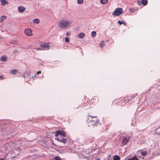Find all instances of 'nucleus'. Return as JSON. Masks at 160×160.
<instances>
[{
	"label": "nucleus",
	"mask_w": 160,
	"mask_h": 160,
	"mask_svg": "<svg viewBox=\"0 0 160 160\" xmlns=\"http://www.w3.org/2000/svg\"><path fill=\"white\" fill-rule=\"evenodd\" d=\"M55 139L59 142L65 144L67 138L63 137L66 136V132L63 131L57 130L55 132Z\"/></svg>",
	"instance_id": "nucleus-1"
},
{
	"label": "nucleus",
	"mask_w": 160,
	"mask_h": 160,
	"mask_svg": "<svg viewBox=\"0 0 160 160\" xmlns=\"http://www.w3.org/2000/svg\"><path fill=\"white\" fill-rule=\"evenodd\" d=\"M72 23V21L63 19L60 20L58 23V27L63 29H66L70 27Z\"/></svg>",
	"instance_id": "nucleus-2"
},
{
	"label": "nucleus",
	"mask_w": 160,
	"mask_h": 160,
	"mask_svg": "<svg viewBox=\"0 0 160 160\" xmlns=\"http://www.w3.org/2000/svg\"><path fill=\"white\" fill-rule=\"evenodd\" d=\"M123 11L122 8H117L115 9L112 13V14L114 16H118L123 13Z\"/></svg>",
	"instance_id": "nucleus-3"
},
{
	"label": "nucleus",
	"mask_w": 160,
	"mask_h": 160,
	"mask_svg": "<svg viewBox=\"0 0 160 160\" xmlns=\"http://www.w3.org/2000/svg\"><path fill=\"white\" fill-rule=\"evenodd\" d=\"M130 137L128 135H124L122 138V143L123 145L126 144L129 141L130 139Z\"/></svg>",
	"instance_id": "nucleus-4"
},
{
	"label": "nucleus",
	"mask_w": 160,
	"mask_h": 160,
	"mask_svg": "<svg viewBox=\"0 0 160 160\" xmlns=\"http://www.w3.org/2000/svg\"><path fill=\"white\" fill-rule=\"evenodd\" d=\"M41 47H42L43 50H48L50 47L48 43H44L41 45Z\"/></svg>",
	"instance_id": "nucleus-5"
},
{
	"label": "nucleus",
	"mask_w": 160,
	"mask_h": 160,
	"mask_svg": "<svg viewBox=\"0 0 160 160\" xmlns=\"http://www.w3.org/2000/svg\"><path fill=\"white\" fill-rule=\"evenodd\" d=\"M24 32L26 35L28 36H31L32 34L31 29L29 28L26 29Z\"/></svg>",
	"instance_id": "nucleus-6"
},
{
	"label": "nucleus",
	"mask_w": 160,
	"mask_h": 160,
	"mask_svg": "<svg viewBox=\"0 0 160 160\" xmlns=\"http://www.w3.org/2000/svg\"><path fill=\"white\" fill-rule=\"evenodd\" d=\"M18 10L20 13L23 12L26 10V8L23 6H19L18 8Z\"/></svg>",
	"instance_id": "nucleus-7"
},
{
	"label": "nucleus",
	"mask_w": 160,
	"mask_h": 160,
	"mask_svg": "<svg viewBox=\"0 0 160 160\" xmlns=\"http://www.w3.org/2000/svg\"><path fill=\"white\" fill-rule=\"evenodd\" d=\"M138 3L139 5L142 3L143 5L145 6L147 4L148 2L147 0H142L141 1H138Z\"/></svg>",
	"instance_id": "nucleus-8"
},
{
	"label": "nucleus",
	"mask_w": 160,
	"mask_h": 160,
	"mask_svg": "<svg viewBox=\"0 0 160 160\" xmlns=\"http://www.w3.org/2000/svg\"><path fill=\"white\" fill-rule=\"evenodd\" d=\"M1 5L2 6H5V5H7L8 3V1L6 0H0Z\"/></svg>",
	"instance_id": "nucleus-9"
},
{
	"label": "nucleus",
	"mask_w": 160,
	"mask_h": 160,
	"mask_svg": "<svg viewBox=\"0 0 160 160\" xmlns=\"http://www.w3.org/2000/svg\"><path fill=\"white\" fill-rule=\"evenodd\" d=\"M32 22L34 24H38L40 22V20L38 18L34 19L32 21Z\"/></svg>",
	"instance_id": "nucleus-10"
},
{
	"label": "nucleus",
	"mask_w": 160,
	"mask_h": 160,
	"mask_svg": "<svg viewBox=\"0 0 160 160\" xmlns=\"http://www.w3.org/2000/svg\"><path fill=\"white\" fill-rule=\"evenodd\" d=\"M23 76L25 78H26L27 77L29 78V77L30 76L29 73L28 72H26L25 73H24L23 74Z\"/></svg>",
	"instance_id": "nucleus-11"
},
{
	"label": "nucleus",
	"mask_w": 160,
	"mask_h": 160,
	"mask_svg": "<svg viewBox=\"0 0 160 160\" xmlns=\"http://www.w3.org/2000/svg\"><path fill=\"white\" fill-rule=\"evenodd\" d=\"M84 34L83 33H80L78 35V37L81 39H82L84 38Z\"/></svg>",
	"instance_id": "nucleus-12"
},
{
	"label": "nucleus",
	"mask_w": 160,
	"mask_h": 160,
	"mask_svg": "<svg viewBox=\"0 0 160 160\" xmlns=\"http://www.w3.org/2000/svg\"><path fill=\"white\" fill-rule=\"evenodd\" d=\"M113 160H120V157L117 155H115L113 157Z\"/></svg>",
	"instance_id": "nucleus-13"
},
{
	"label": "nucleus",
	"mask_w": 160,
	"mask_h": 160,
	"mask_svg": "<svg viewBox=\"0 0 160 160\" xmlns=\"http://www.w3.org/2000/svg\"><path fill=\"white\" fill-rule=\"evenodd\" d=\"M7 58L6 55H4L2 56L1 59V60L2 61H5L7 60Z\"/></svg>",
	"instance_id": "nucleus-14"
},
{
	"label": "nucleus",
	"mask_w": 160,
	"mask_h": 160,
	"mask_svg": "<svg viewBox=\"0 0 160 160\" xmlns=\"http://www.w3.org/2000/svg\"><path fill=\"white\" fill-rule=\"evenodd\" d=\"M7 18L5 16H2L0 18V22H2L3 20H5Z\"/></svg>",
	"instance_id": "nucleus-15"
},
{
	"label": "nucleus",
	"mask_w": 160,
	"mask_h": 160,
	"mask_svg": "<svg viewBox=\"0 0 160 160\" xmlns=\"http://www.w3.org/2000/svg\"><path fill=\"white\" fill-rule=\"evenodd\" d=\"M18 72V71L16 69H14L11 72V73L12 74H16V73H17Z\"/></svg>",
	"instance_id": "nucleus-16"
},
{
	"label": "nucleus",
	"mask_w": 160,
	"mask_h": 160,
	"mask_svg": "<svg viewBox=\"0 0 160 160\" xmlns=\"http://www.w3.org/2000/svg\"><path fill=\"white\" fill-rule=\"evenodd\" d=\"M139 152L143 156H145L146 155L147 152L146 151H140Z\"/></svg>",
	"instance_id": "nucleus-17"
},
{
	"label": "nucleus",
	"mask_w": 160,
	"mask_h": 160,
	"mask_svg": "<svg viewBox=\"0 0 160 160\" xmlns=\"http://www.w3.org/2000/svg\"><path fill=\"white\" fill-rule=\"evenodd\" d=\"M91 35L92 37H95L96 35V32L95 31H92L91 32Z\"/></svg>",
	"instance_id": "nucleus-18"
},
{
	"label": "nucleus",
	"mask_w": 160,
	"mask_h": 160,
	"mask_svg": "<svg viewBox=\"0 0 160 160\" xmlns=\"http://www.w3.org/2000/svg\"><path fill=\"white\" fill-rule=\"evenodd\" d=\"M108 2V0H101L100 2L102 4H105L106 3Z\"/></svg>",
	"instance_id": "nucleus-19"
},
{
	"label": "nucleus",
	"mask_w": 160,
	"mask_h": 160,
	"mask_svg": "<svg viewBox=\"0 0 160 160\" xmlns=\"http://www.w3.org/2000/svg\"><path fill=\"white\" fill-rule=\"evenodd\" d=\"M104 46V41H102L100 43V46L101 48H103Z\"/></svg>",
	"instance_id": "nucleus-20"
},
{
	"label": "nucleus",
	"mask_w": 160,
	"mask_h": 160,
	"mask_svg": "<svg viewBox=\"0 0 160 160\" xmlns=\"http://www.w3.org/2000/svg\"><path fill=\"white\" fill-rule=\"evenodd\" d=\"M90 122L92 124V125H94L95 124H96V121H94V120H90Z\"/></svg>",
	"instance_id": "nucleus-21"
},
{
	"label": "nucleus",
	"mask_w": 160,
	"mask_h": 160,
	"mask_svg": "<svg viewBox=\"0 0 160 160\" xmlns=\"http://www.w3.org/2000/svg\"><path fill=\"white\" fill-rule=\"evenodd\" d=\"M83 2V0H78V3L79 4H82Z\"/></svg>",
	"instance_id": "nucleus-22"
},
{
	"label": "nucleus",
	"mask_w": 160,
	"mask_h": 160,
	"mask_svg": "<svg viewBox=\"0 0 160 160\" xmlns=\"http://www.w3.org/2000/svg\"><path fill=\"white\" fill-rule=\"evenodd\" d=\"M86 141H85V142L86 143H88V142H92V140L91 139H86Z\"/></svg>",
	"instance_id": "nucleus-23"
},
{
	"label": "nucleus",
	"mask_w": 160,
	"mask_h": 160,
	"mask_svg": "<svg viewBox=\"0 0 160 160\" xmlns=\"http://www.w3.org/2000/svg\"><path fill=\"white\" fill-rule=\"evenodd\" d=\"M129 10L130 12H133L135 11V9L134 8H129Z\"/></svg>",
	"instance_id": "nucleus-24"
},
{
	"label": "nucleus",
	"mask_w": 160,
	"mask_h": 160,
	"mask_svg": "<svg viewBox=\"0 0 160 160\" xmlns=\"http://www.w3.org/2000/svg\"><path fill=\"white\" fill-rule=\"evenodd\" d=\"M137 95V93H136L135 94H133V95H132V96H131L130 98V99H132V98H133L134 97H135Z\"/></svg>",
	"instance_id": "nucleus-25"
},
{
	"label": "nucleus",
	"mask_w": 160,
	"mask_h": 160,
	"mask_svg": "<svg viewBox=\"0 0 160 160\" xmlns=\"http://www.w3.org/2000/svg\"><path fill=\"white\" fill-rule=\"evenodd\" d=\"M55 160H61V158L58 156H57L55 158Z\"/></svg>",
	"instance_id": "nucleus-26"
},
{
	"label": "nucleus",
	"mask_w": 160,
	"mask_h": 160,
	"mask_svg": "<svg viewBox=\"0 0 160 160\" xmlns=\"http://www.w3.org/2000/svg\"><path fill=\"white\" fill-rule=\"evenodd\" d=\"M65 41L66 42H68L69 41V39L68 37H66L65 38Z\"/></svg>",
	"instance_id": "nucleus-27"
},
{
	"label": "nucleus",
	"mask_w": 160,
	"mask_h": 160,
	"mask_svg": "<svg viewBox=\"0 0 160 160\" xmlns=\"http://www.w3.org/2000/svg\"><path fill=\"white\" fill-rule=\"evenodd\" d=\"M123 22V21H118V23H119V25H121V24H122Z\"/></svg>",
	"instance_id": "nucleus-28"
},
{
	"label": "nucleus",
	"mask_w": 160,
	"mask_h": 160,
	"mask_svg": "<svg viewBox=\"0 0 160 160\" xmlns=\"http://www.w3.org/2000/svg\"><path fill=\"white\" fill-rule=\"evenodd\" d=\"M66 34L67 36H69L70 34V33L69 32H66Z\"/></svg>",
	"instance_id": "nucleus-29"
},
{
	"label": "nucleus",
	"mask_w": 160,
	"mask_h": 160,
	"mask_svg": "<svg viewBox=\"0 0 160 160\" xmlns=\"http://www.w3.org/2000/svg\"><path fill=\"white\" fill-rule=\"evenodd\" d=\"M41 73V72L40 71H38L37 73V75Z\"/></svg>",
	"instance_id": "nucleus-30"
},
{
	"label": "nucleus",
	"mask_w": 160,
	"mask_h": 160,
	"mask_svg": "<svg viewBox=\"0 0 160 160\" xmlns=\"http://www.w3.org/2000/svg\"><path fill=\"white\" fill-rule=\"evenodd\" d=\"M122 24H123L125 26L126 24V23L125 22L123 21L122 22Z\"/></svg>",
	"instance_id": "nucleus-31"
},
{
	"label": "nucleus",
	"mask_w": 160,
	"mask_h": 160,
	"mask_svg": "<svg viewBox=\"0 0 160 160\" xmlns=\"http://www.w3.org/2000/svg\"><path fill=\"white\" fill-rule=\"evenodd\" d=\"M38 50H43L42 48V49H41L40 48H37Z\"/></svg>",
	"instance_id": "nucleus-32"
},
{
	"label": "nucleus",
	"mask_w": 160,
	"mask_h": 160,
	"mask_svg": "<svg viewBox=\"0 0 160 160\" xmlns=\"http://www.w3.org/2000/svg\"><path fill=\"white\" fill-rule=\"evenodd\" d=\"M0 79H3V77L2 76H0Z\"/></svg>",
	"instance_id": "nucleus-33"
},
{
	"label": "nucleus",
	"mask_w": 160,
	"mask_h": 160,
	"mask_svg": "<svg viewBox=\"0 0 160 160\" xmlns=\"http://www.w3.org/2000/svg\"><path fill=\"white\" fill-rule=\"evenodd\" d=\"M36 76V75H35L34 76H32V78H33L34 77H35Z\"/></svg>",
	"instance_id": "nucleus-34"
},
{
	"label": "nucleus",
	"mask_w": 160,
	"mask_h": 160,
	"mask_svg": "<svg viewBox=\"0 0 160 160\" xmlns=\"http://www.w3.org/2000/svg\"><path fill=\"white\" fill-rule=\"evenodd\" d=\"M90 117H90H91V118H93L95 117V116H94V117H91V116H90V117Z\"/></svg>",
	"instance_id": "nucleus-35"
}]
</instances>
